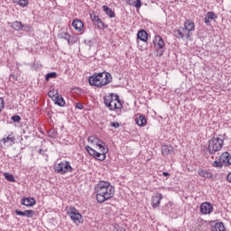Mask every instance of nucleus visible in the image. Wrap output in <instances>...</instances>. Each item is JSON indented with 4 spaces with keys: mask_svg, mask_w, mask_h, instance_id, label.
I'll use <instances>...</instances> for the list:
<instances>
[{
    "mask_svg": "<svg viewBox=\"0 0 231 231\" xmlns=\"http://www.w3.org/2000/svg\"><path fill=\"white\" fill-rule=\"evenodd\" d=\"M97 203H106L115 196V186L111 182L102 180L94 187Z\"/></svg>",
    "mask_w": 231,
    "mask_h": 231,
    "instance_id": "1",
    "label": "nucleus"
},
{
    "mask_svg": "<svg viewBox=\"0 0 231 231\" xmlns=\"http://www.w3.org/2000/svg\"><path fill=\"white\" fill-rule=\"evenodd\" d=\"M225 136H226V134H218L208 140V152L210 154H216V152H219V151L223 149V146L225 145Z\"/></svg>",
    "mask_w": 231,
    "mask_h": 231,
    "instance_id": "2",
    "label": "nucleus"
},
{
    "mask_svg": "<svg viewBox=\"0 0 231 231\" xmlns=\"http://www.w3.org/2000/svg\"><path fill=\"white\" fill-rule=\"evenodd\" d=\"M120 96L118 94L111 93L108 96L104 97V104L110 109V111H115V109H122V103L113 106L115 100H119Z\"/></svg>",
    "mask_w": 231,
    "mask_h": 231,
    "instance_id": "3",
    "label": "nucleus"
},
{
    "mask_svg": "<svg viewBox=\"0 0 231 231\" xmlns=\"http://www.w3.org/2000/svg\"><path fill=\"white\" fill-rule=\"evenodd\" d=\"M153 45L155 56L162 57L163 53H165V50H167L163 38H162L160 35L155 36L153 40Z\"/></svg>",
    "mask_w": 231,
    "mask_h": 231,
    "instance_id": "4",
    "label": "nucleus"
},
{
    "mask_svg": "<svg viewBox=\"0 0 231 231\" xmlns=\"http://www.w3.org/2000/svg\"><path fill=\"white\" fill-rule=\"evenodd\" d=\"M54 172L61 175L68 174V172H73V167L69 162L63 161L54 165Z\"/></svg>",
    "mask_w": 231,
    "mask_h": 231,
    "instance_id": "5",
    "label": "nucleus"
},
{
    "mask_svg": "<svg viewBox=\"0 0 231 231\" xmlns=\"http://www.w3.org/2000/svg\"><path fill=\"white\" fill-rule=\"evenodd\" d=\"M7 24L11 26L12 30H14V32H32L33 27L28 23H23V22L20 21H14V22H8Z\"/></svg>",
    "mask_w": 231,
    "mask_h": 231,
    "instance_id": "6",
    "label": "nucleus"
},
{
    "mask_svg": "<svg viewBox=\"0 0 231 231\" xmlns=\"http://www.w3.org/2000/svg\"><path fill=\"white\" fill-rule=\"evenodd\" d=\"M58 38L67 41L69 46L75 44L77 41H79V38L77 36L70 35L67 32H63V31L58 33Z\"/></svg>",
    "mask_w": 231,
    "mask_h": 231,
    "instance_id": "7",
    "label": "nucleus"
},
{
    "mask_svg": "<svg viewBox=\"0 0 231 231\" xmlns=\"http://www.w3.org/2000/svg\"><path fill=\"white\" fill-rule=\"evenodd\" d=\"M97 76H99L98 79V82H100L102 85V88H104V86H107V84H111V82L113 81V76H111V73L109 72H99L97 73Z\"/></svg>",
    "mask_w": 231,
    "mask_h": 231,
    "instance_id": "8",
    "label": "nucleus"
},
{
    "mask_svg": "<svg viewBox=\"0 0 231 231\" xmlns=\"http://www.w3.org/2000/svg\"><path fill=\"white\" fill-rule=\"evenodd\" d=\"M69 216L70 217V219H72L73 223L76 225H80L82 223V215L79 213V210L75 208H71L70 211L68 212Z\"/></svg>",
    "mask_w": 231,
    "mask_h": 231,
    "instance_id": "9",
    "label": "nucleus"
},
{
    "mask_svg": "<svg viewBox=\"0 0 231 231\" xmlns=\"http://www.w3.org/2000/svg\"><path fill=\"white\" fill-rule=\"evenodd\" d=\"M201 214L207 216L208 214H212L214 211V206L210 202H204L199 207Z\"/></svg>",
    "mask_w": 231,
    "mask_h": 231,
    "instance_id": "10",
    "label": "nucleus"
},
{
    "mask_svg": "<svg viewBox=\"0 0 231 231\" xmlns=\"http://www.w3.org/2000/svg\"><path fill=\"white\" fill-rule=\"evenodd\" d=\"M216 19H217V14L212 11H209L204 17V23L206 26H212V21H216Z\"/></svg>",
    "mask_w": 231,
    "mask_h": 231,
    "instance_id": "11",
    "label": "nucleus"
},
{
    "mask_svg": "<svg viewBox=\"0 0 231 231\" xmlns=\"http://www.w3.org/2000/svg\"><path fill=\"white\" fill-rule=\"evenodd\" d=\"M162 199H163V195L162 193H155L152 197V208H158L162 203Z\"/></svg>",
    "mask_w": 231,
    "mask_h": 231,
    "instance_id": "12",
    "label": "nucleus"
},
{
    "mask_svg": "<svg viewBox=\"0 0 231 231\" xmlns=\"http://www.w3.org/2000/svg\"><path fill=\"white\" fill-rule=\"evenodd\" d=\"M219 158H220V161L222 162V163L224 164V167H230V165H231V153L230 152H225L221 153Z\"/></svg>",
    "mask_w": 231,
    "mask_h": 231,
    "instance_id": "13",
    "label": "nucleus"
},
{
    "mask_svg": "<svg viewBox=\"0 0 231 231\" xmlns=\"http://www.w3.org/2000/svg\"><path fill=\"white\" fill-rule=\"evenodd\" d=\"M16 216H22V217H33L35 216V210L26 209L25 211H21L20 209H15Z\"/></svg>",
    "mask_w": 231,
    "mask_h": 231,
    "instance_id": "14",
    "label": "nucleus"
},
{
    "mask_svg": "<svg viewBox=\"0 0 231 231\" xmlns=\"http://www.w3.org/2000/svg\"><path fill=\"white\" fill-rule=\"evenodd\" d=\"M98 74L94 73L92 76L88 79V83L90 86H95L96 88H102L103 83L98 82Z\"/></svg>",
    "mask_w": 231,
    "mask_h": 231,
    "instance_id": "15",
    "label": "nucleus"
},
{
    "mask_svg": "<svg viewBox=\"0 0 231 231\" xmlns=\"http://www.w3.org/2000/svg\"><path fill=\"white\" fill-rule=\"evenodd\" d=\"M37 201L35 200V199L32 197H23L21 199V205H23L24 207H34Z\"/></svg>",
    "mask_w": 231,
    "mask_h": 231,
    "instance_id": "16",
    "label": "nucleus"
},
{
    "mask_svg": "<svg viewBox=\"0 0 231 231\" xmlns=\"http://www.w3.org/2000/svg\"><path fill=\"white\" fill-rule=\"evenodd\" d=\"M90 18L93 23L97 25V28H107V25H106V23H104V22H102V19H100L98 16L91 14Z\"/></svg>",
    "mask_w": 231,
    "mask_h": 231,
    "instance_id": "17",
    "label": "nucleus"
},
{
    "mask_svg": "<svg viewBox=\"0 0 231 231\" xmlns=\"http://www.w3.org/2000/svg\"><path fill=\"white\" fill-rule=\"evenodd\" d=\"M109 152V149H103L101 150V153L98 152H96V153L93 155V158H96V160H99V162H104L106 160L107 154Z\"/></svg>",
    "mask_w": 231,
    "mask_h": 231,
    "instance_id": "18",
    "label": "nucleus"
},
{
    "mask_svg": "<svg viewBox=\"0 0 231 231\" xmlns=\"http://www.w3.org/2000/svg\"><path fill=\"white\" fill-rule=\"evenodd\" d=\"M196 28V23L192 22V20H186L184 23L183 32H194Z\"/></svg>",
    "mask_w": 231,
    "mask_h": 231,
    "instance_id": "19",
    "label": "nucleus"
},
{
    "mask_svg": "<svg viewBox=\"0 0 231 231\" xmlns=\"http://www.w3.org/2000/svg\"><path fill=\"white\" fill-rule=\"evenodd\" d=\"M162 156H169V154H174V147H172V145H162Z\"/></svg>",
    "mask_w": 231,
    "mask_h": 231,
    "instance_id": "20",
    "label": "nucleus"
},
{
    "mask_svg": "<svg viewBox=\"0 0 231 231\" xmlns=\"http://www.w3.org/2000/svg\"><path fill=\"white\" fill-rule=\"evenodd\" d=\"M135 124L139 125V127H145L147 125V118L144 116L137 115L135 117Z\"/></svg>",
    "mask_w": 231,
    "mask_h": 231,
    "instance_id": "21",
    "label": "nucleus"
},
{
    "mask_svg": "<svg viewBox=\"0 0 231 231\" xmlns=\"http://www.w3.org/2000/svg\"><path fill=\"white\" fill-rule=\"evenodd\" d=\"M56 95L57 96L54 98V104H56V106H59L60 107H64V106H66V101H64V97L59 95V91H56Z\"/></svg>",
    "mask_w": 231,
    "mask_h": 231,
    "instance_id": "22",
    "label": "nucleus"
},
{
    "mask_svg": "<svg viewBox=\"0 0 231 231\" xmlns=\"http://www.w3.org/2000/svg\"><path fill=\"white\" fill-rule=\"evenodd\" d=\"M72 27L78 32H82V30H84V23L79 19H75L72 22Z\"/></svg>",
    "mask_w": 231,
    "mask_h": 231,
    "instance_id": "23",
    "label": "nucleus"
},
{
    "mask_svg": "<svg viewBox=\"0 0 231 231\" xmlns=\"http://www.w3.org/2000/svg\"><path fill=\"white\" fill-rule=\"evenodd\" d=\"M149 34L145 30L142 29L137 32V39H139V41H142L143 42H147Z\"/></svg>",
    "mask_w": 231,
    "mask_h": 231,
    "instance_id": "24",
    "label": "nucleus"
},
{
    "mask_svg": "<svg viewBox=\"0 0 231 231\" xmlns=\"http://www.w3.org/2000/svg\"><path fill=\"white\" fill-rule=\"evenodd\" d=\"M211 231H226V227L223 222H217L215 225H211Z\"/></svg>",
    "mask_w": 231,
    "mask_h": 231,
    "instance_id": "25",
    "label": "nucleus"
},
{
    "mask_svg": "<svg viewBox=\"0 0 231 231\" xmlns=\"http://www.w3.org/2000/svg\"><path fill=\"white\" fill-rule=\"evenodd\" d=\"M198 174H199V176H200L201 178H205L206 180L213 178L212 172L203 170V169H199L198 171Z\"/></svg>",
    "mask_w": 231,
    "mask_h": 231,
    "instance_id": "26",
    "label": "nucleus"
},
{
    "mask_svg": "<svg viewBox=\"0 0 231 231\" xmlns=\"http://www.w3.org/2000/svg\"><path fill=\"white\" fill-rule=\"evenodd\" d=\"M103 10L105 14H106V15H108V17L111 19L115 17L116 14L114 13L113 9L109 8L107 5H103Z\"/></svg>",
    "mask_w": 231,
    "mask_h": 231,
    "instance_id": "27",
    "label": "nucleus"
},
{
    "mask_svg": "<svg viewBox=\"0 0 231 231\" xmlns=\"http://www.w3.org/2000/svg\"><path fill=\"white\" fill-rule=\"evenodd\" d=\"M13 2L21 6L22 8H26V6L30 5V1L28 0H13Z\"/></svg>",
    "mask_w": 231,
    "mask_h": 231,
    "instance_id": "28",
    "label": "nucleus"
},
{
    "mask_svg": "<svg viewBox=\"0 0 231 231\" xmlns=\"http://www.w3.org/2000/svg\"><path fill=\"white\" fill-rule=\"evenodd\" d=\"M3 142L4 143H10V145H12V143H14L15 142V137L8 135L7 137L3 139Z\"/></svg>",
    "mask_w": 231,
    "mask_h": 231,
    "instance_id": "29",
    "label": "nucleus"
},
{
    "mask_svg": "<svg viewBox=\"0 0 231 231\" xmlns=\"http://www.w3.org/2000/svg\"><path fill=\"white\" fill-rule=\"evenodd\" d=\"M51 79H57V72H50L45 75L46 82H50Z\"/></svg>",
    "mask_w": 231,
    "mask_h": 231,
    "instance_id": "30",
    "label": "nucleus"
},
{
    "mask_svg": "<svg viewBox=\"0 0 231 231\" xmlns=\"http://www.w3.org/2000/svg\"><path fill=\"white\" fill-rule=\"evenodd\" d=\"M5 178L7 180V181H10L11 183H15V177L12 175V173L5 172Z\"/></svg>",
    "mask_w": 231,
    "mask_h": 231,
    "instance_id": "31",
    "label": "nucleus"
},
{
    "mask_svg": "<svg viewBox=\"0 0 231 231\" xmlns=\"http://www.w3.org/2000/svg\"><path fill=\"white\" fill-rule=\"evenodd\" d=\"M212 165H213V167H217L218 169H221V168L225 167V165L223 164V162H221L220 157L217 161H215Z\"/></svg>",
    "mask_w": 231,
    "mask_h": 231,
    "instance_id": "32",
    "label": "nucleus"
},
{
    "mask_svg": "<svg viewBox=\"0 0 231 231\" xmlns=\"http://www.w3.org/2000/svg\"><path fill=\"white\" fill-rule=\"evenodd\" d=\"M96 145L97 147H99L101 151H103V149H108L107 146L105 145V143L102 142L100 139L97 142Z\"/></svg>",
    "mask_w": 231,
    "mask_h": 231,
    "instance_id": "33",
    "label": "nucleus"
},
{
    "mask_svg": "<svg viewBox=\"0 0 231 231\" xmlns=\"http://www.w3.org/2000/svg\"><path fill=\"white\" fill-rule=\"evenodd\" d=\"M86 151L88 152V154H90V156H95L97 150L91 148V146H86Z\"/></svg>",
    "mask_w": 231,
    "mask_h": 231,
    "instance_id": "34",
    "label": "nucleus"
},
{
    "mask_svg": "<svg viewBox=\"0 0 231 231\" xmlns=\"http://www.w3.org/2000/svg\"><path fill=\"white\" fill-rule=\"evenodd\" d=\"M98 138L95 137V136H89L88 138V141L90 142L91 143H97L98 142Z\"/></svg>",
    "mask_w": 231,
    "mask_h": 231,
    "instance_id": "35",
    "label": "nucleus"
},
{
    "mask_svg": "<svg viewBox=\"0 0 231 231\" xmlns=\"http://www.w3.org/2000/svg\"><path fill=\"white\" fill-rule=\"evenodd\" d=\"M48 95H49V97H51V98H54L55 99V97H57V90H55V91H51V90H50L49 91V93H48Z\"/></svg>",
    "mask_w": 231,
    "mask_h": 231,
    "instance_id": "36",
    "label": "nucleus"
},
{
    "mask_svg": "<svg viewBox=\"0 0 231 231\" xmlns=\"http://www.w3.org/2000/svg\"><path fill=\"white\" fill-rule=\"evenodd\" d=\"M11 119L13 120V122H15L16 124H19V122H21V116H13L11 117Z\"/></svg>",
    "mask_w": 231,
    "mask_h": 231,
    "instance_id": "37",
    "label": "nucleus"
},
{
    "mask_svg": "<svg viewBox=\"0 0 231 231\" xmlns=\"http://www.w3.org/2000/svg\"><path fill=\"white\" fill-rule=\"evenodd\" d=\"M114 231H125V227L120 226L119 225L116 224L114 226Z\"/></svg>",
    "mask_w": 231,
    "mask_h": 231,
    "instance_id": "38",
    "label": "nucleus"
},
{
    "mask_svg": "<svg viewBox=\"0 0 231 231\" xmlns=\"http://www.w3.org/2000/svg\"><path fill=\"white\" fill-rule=\"evenodd\" d=\"M5 109V99L3 97H0V113Z\"/></svg>",
    "mask_w": 231,
    "mask_h": 231,
    "instance_id": "39",
    "label": "nucleus"
},
{
    "mask_svg": "<svg viewBox=\"0 0 231 231\" xmlns=\"http://www.w3.org/2000/svg\"><path fill=\"white\" fill-rule=\"evenodd\" d=\"M110 125L111 127H115V129H118V127H120V124L118 122H112Z\"/></svg>",
    "mask_w": 231,
    "mask_h": 231,
    "instance_id": "40",
    "label": "nucleus"
},
{
    "mask_svg": "<svg viewBox=\"0 0 231 231\" xmlns=\"http://www.w3.org/2000/svg\"><path fill=\"white\" fill-rule=\"evenodd\" d=\"M135 4L134 6L138 9V8H142V0H135Z\"/></svg>",
    "mask_w": 231,
    "mask_h": 231,
    "instance_id": "41",
    "label": "nucleus"
},
{
    "mask_svg": "<svg viewBox=\"0 0 231 231\" xmlns=\"http://www.w3.org/2000/svg\"><path fill=\"white\" fill-rule=\"evenodd\" d=\"M126 5H129V6H134L136 1L134 0H125Z\"/></svg>",
    "mask_w": 231,
    "mask_h": 231,
    "instance_id": "42",
    "label": "nucleus"
},
{
    "mask_svg": "<svg viewBox=\"0 0 231 231\" xmlns=\"http://www.w3.org/2000/svg\"><path fill=\"white\" fill-rule=\"evenodd\" d=\"M76 109H84V105H82V103H77L76 104Z\"/></svg>",
    "mask_w": 231,
    "mask_h": 231,
    "instance_id": "43",
    "label": "nucleus"
},
{
    "mask_svg": "<svg viewBox=\"0 0 231 231\" xmlns=\"http://www.w3.org/2000/svg\"><path fill=\"white\" fill-rule=\"evenodd\" d=\"M177 33L180 35V39H184L185 34L182 33L181 30H178V31H177Z\"/></svg>",
    "mask_w": 231,
    "mask_h": 231,
    "instance_id": "44",
    "label": "nucleus"
},
{
    "mask_svg": "<svg viewBox=\"0 0 231 231\" xmlns=\"http://www.w3.org/2000/svg\"><path fill=\"white\" fill-rule=\"evenodd\" d=\"M118 103L122 104V102L120 101V98H119V100H114L112 103V106H118Z\"/></svg>",
    "mask_w": 231,
    "mask_h": 231,
    "instance_id": "45",
    "label": "nucleus"
},
{
    "mask_svg": "<svg viewBox=\"0 0 231 231\" xmlns=\"http://www.w3.org/2000/svg\"><path fill=\"white\" fill-rule=\"evenodd\" d=\"M226 180L231 183V172L227 174Z\"/></svg>",
    "mask_w": 231,
    "mask_h": 231,
    "instance_id": "46",
    "label": "nucleus"
},
{
    "mask_svg": "<svg viewBox=\"0 0 231 231\" xmlns=\"http://www.w3.org/2000/svg\"><path fill=\"white\" fill-rule=\"evenodd\" d=\"M186 39H190V32H188L186 34Z\"/></svg>",
    "mask_w": 231,
    "mask_h": 231,
    "instance_id": "47",
    "label": "nucleus"
},
{
    "mask_svg": "<svg viewBox=\"0 0 231 231\" xmlns=\"http://www.w3.org/2000/svg\"><path fill=\"white\" fill-rule=\"evenodd\" d=\"M162 176H171V174H169V172H167V171H163Z\"/></svg>",
    "mask_w": 231,
    "mask_h": 231,
    "instance_id": "48",
    "label": "nucleus"
},
{
    "mask_svg": "<svg viewBox=\"0 0 231 231\" xmlns=\"http://www.w3.org/2000/svg\"><path fill=\"white\" fill-rule=\"evenodd\" d=\"M85 44H91V40H85Z\"/></svg>",
    "mask_w": 231,
    "mask_h": 231,
    "instance_id": "49",
    "label": "nucleus"
},
{
    "mask_svg": "<svg viewBox=\"0 0 231 231\" xmlns=\"http://www.w3.org/2000/svg\"><path fill=\"white\" fill-rule=\"evenodd\" d=\"M31 68H32V69H35V63H32V64L31 65Z\"/></svg>",
    "mask_w": 231,
    "mask_h": 231,
    "instance_id": "50",
    "label": "nucleus"
},
{
    "mask_svg": "<svg viewBox=\"0 0 231 231\" xmlns=\"http://www.w3.org/2000/svg\"><path fill=\"white\" fill-rule=\"evenodd\" d=\"M168 205H170V207H172V202H169Z\"/></svg>",
    "mask_w": 231,
    "mask_h": 231,
    "instance_id": "51",
    "label": "nucleus"
},
{
    "mask_svg": "<svg viewBox=\"0 0 231 231\" xmlns=\"http://www.w3.org/2000/svg\"><path fill=\"white\" fill-rule=\"evenodd\" d=\"M76 89H77L78 91H80L81 88H76Z\"/></svg>",
    "mask_w": 231,
    "mask_h": 231,
    "instance_id": "52",
    "label": "nucleus"
},
{
    "mask_svg": "<svg viewBox=\"0 0 231 231\" xmlns=\"http://www.w3.org/2000/svg\"><path fill=\"white\" fill-rule=\"evenodd\" d=\"M40 152H42V150H40Z\"/></svg>",
    "mask_w": 231,
    "mask_h": 231,
    "instance_id": "53",
    "label": "nucleus"
},
{
    "mask_svg": "<svg viewBox=\"0 0 231 231\" xmlns=\"http://www.w3.org/2000/svg\"><path fill=\"white\" fill-rule=\"evenodd\" d=\"M40 152H42V150H40Z\"/></svg>",
    "mask_w": 231,
    "mask_h": 231,
    "instance_id": "54",
    "label": "nucleus"
}]
</instances>
